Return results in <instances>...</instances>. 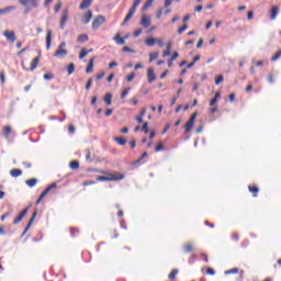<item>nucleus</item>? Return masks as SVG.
Returning <instances> with one entry per match:
<instances>
[{"instance_id": "774afa93", "label": "nucleus", "mask_w": 281, "mask_h": 281, "mask_svg": "<svg viewBox=\"0 0 281 281\" xmlns=\"http://www.w3.org/2000/svg\"><path fill=\"white\" fill-rule=\"evenodd\" d=\"M239 236H238V234L237 233H233V235H232V239L233 240H239Z\"/></svg>"}, {"instance_id": "5fc2aeb1", "label": "nucleus", "mask_w": 281, "mask_h": 281, "mask_svg": "<svg viewBox=\"0 0 281 281\" xmlns=\"http://www.w3.org/2000/svg\"><path fill=\"white\" fill-rule=\"evenodd\" d=\"M206 273H207L209 276H215V274H216V271H215L214 269H212V268H207Z\"/></svg>"}, {"instance_id": "69168bd1", "label": "nucleus", "mask_w": 281, "mask_h": 281, "mask_svg": "<svg viewBox=\"0 0 281 281\" xmlns=\"http://www.w3.org/2000/svg\"><path fill=\"white\" fill-rule=\"evenodd\" d=\"M131 148H135L137 146V142L135 139L130 140Z\"/></svg>"}, {"instance_id": "a878e982", "label": "nucleus", "mask_w": 281, "mask_h": 281, "mask_svg": "<svg viewBox=\"0 0 281 281\" xmlns=\"http://www.w3.org/2000/svg\"><path fill=\"white\" fill-rule=\"evenodd\" d=\"M113 99V94H111V93H106L105 95H104V98H103V102H105V104L108 105V106H111V100Z\"/></svg>"}, {"instance_id": "4d7b16f0", "label": "nucleus", "mask_w": 281, "mask_h": 281, "mask_svg": "<svg viewBox=\"0 0 281 281\" xmlns=\"http://www.w3.org/2000/svg\"><path fill=\"white\" fill-rule=\"evenodd\" d=\"M104 76H105V74H104V71H102L95 76V80H102V78H104Z\"/></svg>"}, {"instance_id": "9d476101", "label": "nucleus", "mask_w": 281, "mask_h": 281, "mask_svg": "<svg viewBox=\"0 0 281 281\" xmlns=\"http://www.w3.org/2000/svg\"><path fill=\"white\" fill-rule=\"evenodd\" d=\"M135 12H137V10H135V9H133L131 7V9L128 10L126 16L124 18V21H123L122 25H126V23H128V21L133 19Z\"/></svg>"}, {"instance_id": "e2e57ef3", "label": "nucleus", "mask_w": 281, "mask_h": 281, "mask_svg": "<svg viewBox=\"0 0 281 281\" xmlns=\"http://www.w3.org/2000/svg\"><path fill=\"white\" fill-rule=\"evenodd\" d=\"M113 78H115V75L111 72L106 78L108 82H113Z\"/></svg>"}, {"instance_id": "ea45409f", "label": "nucleus", "mask_w": 281, "mask_h": 281, "mask_svg": "<svg viewBox=\"0 0 281 281\" xmlns=\"http://www.w3.org/2000/svg\"><path fill=\"white\" fill-rule=\"evenodd\" d=\"M154 0H147L145 4L143 5V10H148L153 5Z\"/></svg>"}, {"instance_id": "473e14b6", "label": "nucleus", "mask_w": 281, "mask_h": 281, "mask_svg": "<svg viewBox=\"0 0 281 281\" xmlns=\"http://www.w3.org/2000/svg\"><path fill=\"white\" fill-rule=\"evenodd\" d=\"M67 71H68V76H71V74H74V71H76V65L74 63L69 64Z\"/></svg>"}, {"instance_id": "13d9d810", "label": "nucleus", "mask_w": 281, "mask_h": 281, "mask_svg": "<svg viewBox=\"0 0 281 281\" xmlns=\"http://www.w3.org/2000/svg\"><path fill=\"white\" fill-rule=\"evenodd\" d=\"M177 58H179V53L178 52H173V54H172V56H171V58H170V60H177Z\"/></svg>"}, {"instance_id": "0e129e2a", "label": "nucleus", "mask_w": 281, "mask_h": 281, "mask_svg": "<svg viewBox=\"0 0 281 281\" xmlns=\"http://www.w3.org/2000/svg\"><path fill=\"white\" fill-rule=\"evenodd\" d=\"M68 133H70V134L76 133V127H75L74 125H70V126L68 127Z\"/></svg>"}, {"instance_id": "a211bd4d", "label": "nucleus", "mask_w": 281, "mask_h": 281, "mask_svg": "<svg viewBox=\"0 0 281 281\" xmlns=\"http://www.w3.org/2000/svg\"><path fill=\"white\" fill-rule=\"evenodd\" d=\"M113 41H115V43L117 45H126V41L120 36V33H117L114 37Z\"/></svg>"}, {"instance_id": "0eeeda50", "label": "nucleus", "mask_w": 281, "mask_h": 281, "mask_svg": "<svg viewBox=\"0 0 281 281\" xmlns=\"http://www.w3.org/2000/svg\"><path fill=\"white\" fill-rule=\"evenodd\" d=\"M29 210H30L29 207L24 209V210L18 215V217L13 220V225H19V223L22 222L23 218H25V216H27V211H29Z\"/></svg>"}, {"instance_id": "1a4fd4ad", "label": "nucleus", "mask_w": 281, "mask_h": 281, "mask_svg": "<svg viewBox=\"0 0 281 281\" xmlns=\"http://www.w3.org/2000/svg\"><path fill=\"white\" fill-rule=\"evenodd\" d=\"M91 19H93V12L89 10L83 15V19H82L83 25H89V23L91 22Z\"/></svg>"}, {"instance_id": "4be33fe9", "label": "nucleus", "mask_w": 281, "mask_h": 281, "mask_svg": "<svg viewBox=\"0 0 281 281\" xmlns=\"http://www.w3.org/2000/svg\"><path fill=\"white\" fill-rule=\"evenodd\" d=\"M93 60H95V58H91L88 63V66L86 68V74H91V71H93Z\"/></svg>"}, {"instance_id": "a19ab883", "label": "nucleus", "mask_w": 281, "mask_h": 281, "mask_svg": "<svg viewBox=\"0 0 281 281\" xmlns=\"http://www.w3.org/2000/svg\"><path fill=\"white\" fill-rule=\"evenodd\" d=\"M232 273H238V268H233L225 271V276H232Z\"/></svg>"}, {"instance_id": "09e8293b", "label": "nucleus", "mask_w": 281, "mask_h": 281, "mask_svg": "<svg viewBox=\"0 0 281 281\" xmlns=\"http://www.w3.org/2000/svg\"><path fill=\"white\" fill-rule=\"evenodd\" d=\"M188 30V24H183L180 29H178V34H183Z\"/></svg>"}, {"instance_id": "2eb2a0df", "label": "nucleus", "mask_w": 281, "mask_h": 281, "mask_svg": "<svg viewBox=\"0 0 281 281\" xmlns=\"http://www.w3.org/2000/svg\"><path fill=\"white\" fill-rule=\"evenodd\" d=\"M46 49H52V30L46 33Z\"/></svg>"}, {"instance_id": "7ed1b4c3", "label": "nucleus", "mask_w": 281, "mask_h": 281, "mask_svg": "<svg viewBox=\"0 0 281 281\" xmlns=\"http://www.w3.org/2000/svg\"><path fill=\"white\" fill-rule=\"evenodd\" d=\"M23 8H38V0H18Z\"/></svg>"}, {"instance_id": "39448f33", "label": "nucleus", "mask_w": 281, "mask_h": 281, "mask_svg": "<svg viewBox=\"0 0 281 281\" xmlns=\"http://www.w3.org/2000/svg\"><path fill=\"white\" fill-rule=\"evenodd\" d=\"M36 216H38V211L35 210L31 216V218L29 220V223L26 225V227L24 228L22 236H25V234H27V232L30 231V228L32 227V223H34Z\"/></svg>"}, {"instance_id": "3c124183", "label": "nucleus", "mask_w": 281, "mask_h": 281, "mask_svg": "<svg viewBox=\"0 0 281 281\" xmlns=\"http://www.w3.org/2000/svg\"><path fill=\"white\" fill-rule=\"evenodd\" d=\"M223 82V75H220L215 78V85H221Z\"/></svg>"}, {"instance_id": "aec40b11", "label": "nucleus", "mask_w": 281, "mask_h": 281, "mask_svg": "<svg viewBox=\"0 0 281 281\" xmlns=\"http://www.w3.org/2000/svg\"><path fill=\"white\" fill-rule=\"evenodd\" d=\"M182 91L183 90L181 88L177 90L176 95L171 99V106L177 104V100H179V95H181Z\"/></svg>"}, {"instance_id": "c03bdc74", "label": "nucleus", "mask_w": 281, "mask_h": 281, "mask_svg": "<svg viewBox=\"0 0 281 281\" xmlns=\"http://www.w3.org/2000/svg\"><path fill=\"white\" fill-rule=\"evenodd\" d=\"M142 131H143V133H145V135H148V122H145L143 124Z\"/></svg>"}, {"instance_id": "f8f14e48", "label": "nucleus", "mask_w": 281, "mask_h": 281, "mask_svg": "<svg viewBox=\"0 0 281 281\" xmlns=\"http://www.w3.org/2000/svg\"><path fill=\"white\" fill-rule=\"evenodd\" d=\"M56 188H58V184H56V182L52 183L50 186H48L41 194L42 196H46L49 194V192H52V190H56Z\"/></svg>"}, {"instance_id": "7c9ffc66", "label": "nucleus", "mask_w": 281, "mask_h": 281, "mask_svg": "<svg viewBox=\"0 0 281 281\" xmlns=\"http://www.w3.org/2000/svg\"><path fill=\"white\" fill-rule=\"evenodd\" d=\"M69 168H71V170H78V168H80V162H78V160H74L69 164Z\"/></svg>"}, {"instance_id": "dca6fc26", "label": "nucleus", "mask_w": 281, "mask_h": 281, "mask_svg": "<svg viewBox=\"0 0 281 281\" xmlns=\"http://www.w3.org/2000/svg\"><path fill=\"white\" fill-rule=\"evenodd\" d=\"M150 24V18H148L147 15H143L140 19V25L144 27H148Z\"/></svg>"}, {"instance_id": "37998d69", "label": "nucleus", "mask_w": 281, "mask_h": 281, "mask_svg": "<svg viewBox=\"0 0 281 281\" xmlns=\"http://www.w3.org/2000/svg\"><path fill=\"white\" fill-rule=\"evenodd\" d=\"M123 52L128 53V54H135V50L133 48L128 47V46H124Z\"/></svg>"}, {"instance_id": "20e7f679", "label": "nucleus", "mask_w": 281, "mask_h": 281, "mask_svg": "<svg viewBox=\"0 0 281 281\" xmlns=\"http://www.w3.org/2000/svg\"><path fill=\"white\" fill-rule=\"evenodd\" d=\"M106 19L104 15H98L93 21H92V30H98L101 25L105 23Z\"/></svg>"}, {"instance_id": "423d86ee", "label": "nucleus", "mask_w": 281, "mask_h": 281, "mask_svg": "<svg viewBox=\"0 0 281 281\" xmlns=\"http://www.w3.org/2000/svg\"><path fill=\"white\" fill-rule=\"evenodd\" d=\"M3 36L9 43H14L16 41V34L14 33V31H4Z\"/></svg>"}, {"instance_id": "603ef678", "label": "nucleus", "mask_w": 281, "mask_h": 281, "mask_svg": "<svg viewBox=\"0 0 281 281\" xmlns=\"http://www.w3.org/2000/svg\"><path fill=\"white\" fill-rule=\"evenodd\" d=\"M54 74H45L44 75V80H53Z\"/></svg>"}, {"instance_id": "338daca9", "label": "nucleus", "mask_w": 281, "mask_h": 281, "mask_svg": "<svg viewBox=\"0 0 281 281\" xmlns=\"http://www.w3.org/2000/svg\"><path fill=\"white\" fill-rule=\"evenodd\" d=\"M228 100H229V102H234V100H236V94L231 93V94L228 95Z\"/></svg>"}, {"instance_id": "864d4df0", "label": "nucleus", "mask_w": 281, "mask_h": 281, "mask_svg": "<svg viewBox=\"0 0 281 281\" xmlns=\"http://www.w3.org/2000/svg\"><path fill=\"white\" fill-rule=\"evenodd\" d=\"M63 8V3L61 2H58L56 5H55V12L58 13L60 12V9Z\"/></svg>"}, {"instance_id": "e433bc0d", "label": "nucleus", "mask_w": 281, "mask_h": 281, "mask_svg": "<svg viewBox=\"0 0 281 281\" xmlns=\"http://www.w3.org/2000/svg\"><path fill=\"white\" fill-rule=\"evenodd\" d=\"M158 57H159V53H150L149 54V63H153Z\"/></svg>"}, {"instance_id": "2f4dec72", "label": "nucleus", "mask_w": 281, "mask_h": 281, "mask_svg": "<svg viewBox=\"0 0 281 281\" xmlns=\"http://www.w3.org/2000/svg\"><path fill=\"white\" fill-rule=\"evenodd\" d=\"M114 142H116L119 144V146L126 145V140L124 139V137H114Z\"/></svg>"}, {"instance_id": "c756f323", "label": "nucleus", "mask_w": 281, "mask_h": 281, "mask_svg": "<svg viewBox=\"0 0 281 281\" xmlns=\"http://www.w3.org/2000/svg\"><path fill=\"white\" fill-rule=\"evenodd\" d=\"M77 41H78V43H87V41H89V35L81 34L78 36Z\"/></svg>"}, {"instance_id": "b1692460", "label": "nucleus", "mask_w": 281, "mask_h": 281, "mask_svg": "<svg viewBox=\"0 0 281 281\" xmlns=\"http://www.w3.org/2000/svg\"><path fill=\"white\" fill-rule=\"evenodd\" d=\"M155 43H157V38H155V37H148L145 40V44L148 47H153L155 45Z\"/></svg>"}, {"instance_id": "f03ea898", "label": "nucleus", "mask_w": 281, "mask_h": 281, "mask_svg": "<svg viewBox=\"0 0 281 281\" xmlns=\"http://www.w3.org/2000/svg\"><path fill=\"white\" fill-rule=\"evenodd\" d=\"M196 115H199V113L194 112L189 121L184 124V133H190V131H192V128H194V122H196Z\"/></svg>"}, {"instance_id": "9b49d317", "label": "nucleus", "mask_w": 281, "mask_h": 281, "mask_svg": "<svg viewBox=\"0 0 281 281\" xmlns=\"http://www.w3.org/2000/svg\"><path fill=\"white\" fill-rule=\"evenodd\" d=\"M147 79L149 83L157 80V76L155 75V70L153 68L147 69Z\"/></svg>"}, {"instance_id": "052dcab7", "label": "nucleus", "mask_w": 281, "mask_h": 281, "mask_svg": "<svg viewBox=\"0 0 281 281\" xmlns=\"http://www.w3.org/2000/svg\"><path fill=\"white\" fill-rule=\"evenodd\" d=\"M161 14H164V9H160L156 12V19H161Z\"/></svg>"}, {"instance_id": "6e6552de", "label": "nucleus", "mask_w": 281, "mask_h": 281, "mask_svg": "<svg viewBox=\"0 0 281 281\" xmlns=\"http://www.w3.org/2000/svg\"><path fill=\"white\" fill-rule=\"evenodd\" d=\"M69 52L65 48H57L56 52L54 53L55 58H65Z\"/></svg>"}, {"instance_id": "8fccbe9b", "label": "nucleus", "mask_w": 281, "mask_h": 281, "mask_svg": "<svg viewBox=\"0 0 281 281\" xmlns=\"http://www.w3.org/2000/svg\"><path fill=\"white\" fill-rule=\"evenodd\" d=\"M139 3H142V0H134L132 9L137 10V8L139 7Z\"/></svg>"}, {"instance_id": "393cba45", "label": "nucleus", "mask_w": 281, "mask_h": 281, "mask_svg": "<svg viewBox=\"0 0 281 281\" xmlns=\"http://www.w3.org/2000/svg\"><path fill=\"white\" fill-rule=\"evenodd\" d=\"M276 16H278V7H272L270 10V19L274 21Z\"/></svg>"}, {"instance_id": "bf43d9fd", "label": "nucleus", "mask_w": 281, "mask_h": 281, "mask_svg": "<svg viewBox=\"0 0 281 281\" xmlns=\"http://www.w3.org/2000/svg\"><path fill=\"white\" fill-rule=\"evenodd\" d=\"M138 36H142V29H138L134 32V37L137 38Z\"/></svg>"}, {"instance_id": "49530a36", "label": "nucleus", "mask_w": 281, "mask_h": 281, "mask_svg": "<svg viewBox=\"0 0 281 281\" xmlns=\"http://www.w3.org/2000/svg\"><path fill=\"white\" fill-rule=\"evenodd\" d=\"M127 82H133V80H135V72H131L127 77H126Z\"/></svg>"}, {"instance_id": "f704fd0d", "label": "nucleus", "mask_w": 281, "mask_h": 281, "mask_svg": "<svg viewBox=\"0 0 281 281\" xmlns=\"http://www.w3.org/2000/svg\"><path fill=\"white\" fill-rule=\"evenodd\" d=\"M248 190H249V192H252V193H254L252 196H257V194H258V192H259L258 187H251V186H249V187H248Z\"/></svg>"}, {"instance_id": "ddd939ff", "label": "nucleus", "mask_w": 281, "mask_h": 281, "mask_svg": "<svg viewBox=\"0 0 281 281\" xmlns=\"http://www.w3.org/2000/svg\"><path fill=\"white\" fill-rule=\"evenodd\" d=\"M12 10H16L15 5H9L5 7L3 9H0V16H3L4 14H10V12H12Z\"/></svg>"}, {"instance_id": "bb28decb", "label": "nucleus", "mask_w": 281, "mask_h": 281, "mask_svg": "<svg viewBox=\"0 0 281 281\" xmlns=\"http://www.w3.org/2000/svg\"><path fill=\"white\" fill-rule=\"evenodd\" d=\"M218 98H221V92H216L214 98L210 101V106H214L218 102Z\"/></svg>"}, {"instance_id": "412c9836", "label": "nucleus", "mask_w": 281, "mask_h": 281, "mask_svg": "<svg viewBox=\"0 0 281 281\" xmlns=\"http://www.w3.org/2000/svg\"><path fill=\"white\" fill-rule=\"evenodd\" d=\"M198 60H201V55L193 57V60L187 65V69H192V67L196 65Z\"/></svg>"}, {"instance_id": "f3484780", "label": "nucleus", "mask_w": 281, "mask_h": 281, "mask_svg": "<svg viewBox=\"0 0 281 281\" xmlns=\"http://www.w3.org/2000/svg\"><path fill=\"white\" fill-rule=\"evenodd\" d=\"M11 134H12V127L10 125L4 126L2 130L3 137L8 139V137H10Z\"/></svg>"}, {"instance_id": "c9c22d12", "label": "nucleus", "mask_w": 281, "mask_h": 281, "mask_svg": "<svg viewBox=\"0 0 281 281\" xmlns=\"http://www.w3.org/2000/svg\"><path fill=\"white\" fill-rule=\"evenodd\" d=\"M89 55V52H87V48H82L79 54V59L82 60L86 56Z\"/></svg>"}, {"instance_id": "6e6d98bb", "label": "nucleus", "mask_w": 281, "mask_h": 281, "mask_svg": "<svg viewBox=\"0 0 281 281\" xmlns=\"http://www.w3.org/2000/svg\"><path fill=\"white\" fill-rule=\"evenodd\" d=\"M70 234H71L72 238H76V234H79V231L76 228H70Z\"/></svg>"}, {"instance_id": "cd10ccee", "label": "nucleus", "mask_w": 281, "mask_h": 281, "mask_svg": "<svg viewBox=\"0 0 281 281\" xmlns=\"http://www.w3.org/2000/svg\"><path fill=\"white\" fill-rule=\"evenodd\" d=\"M10 175H11V177H21V175H23V170H21V169H12L10 171Z\"/></svg>"}, {"instance_id": "6ab92c4d", "label": "nucleus", "mask_w": 281, "mask_h": 281, "mask_svg": "<svg viewBox=\"0 0 281 281\" xmlns=\"http://www.w3.org/2000/svg\"><path fill=\"white\" fill-rule=\"evenodd\" d=\"M60 21H61L63 23H67V21H69V9H65V10L63 11Z\"/></svg>"}, {"instance_id": "f257e3e1", "label": "nucleus", "mask_w": 281, "mask_h": 281, "mask_svg": "<svg viewBox=\"0 0 281 281\" xmlns=\"http://www.w3.org/2000/svg\"><path fill=\"white\" fill-rule=\"evenodd\" d=\"M124 177L122 173H108V176H98L97 181H122Z\"/></svg>"}, {"instance_id": "5701e85b", "label": "nucleus", "mask_w": 281, "mask_h": 281, "mask_svg": "<svg viewBox=\"0 0 281 281\" xmlns=\"http://www.w3.org/2000/svg\"><path fill=\"white\" fill-rule=\"evenodd\" d=\"M38 60H40V57L33 58V60L31 63L30 71H34V69H36V67H38Z\"/></svg>"}, {"instance_id": "58836bf2", "label": "nucleus", "mask_w": 281, "mask_h": 281, "mask_svg": "<svg viewBox=\"0 0 281 281\" xmlns=\"http://www.w3.org/2000/svg\"><path fill=\"white\" fill-rule=\"evenodd\" d=\"M280 56H281V49H280L279 52H277V53L272 56L271 60H272L273 63H276V60H279V59H280Z\"/></svg>"}, {"instance_id": "72a5a7b5", "label": "nucleus", "mask_w": 281, "mask_h": 281, "mask_svg": "<svg viewBox=\"0 0 281 281\" xmlns=\"http://www.w3.org/2000/svg\"><path fill=\"white\" fill-rule=\"evenodd\" d=\"M184 254H190V251H192V244H186L183 247H182Z\"/></svg>"}, {"instance_id": "de8ad7c7", "label": "nucleus", "mask_w": 281, "mask_h": 281, "mask_svg": "<svg viewBox=\"0 0 281 281\" xmlns=\"http://www.w3.org/2000/svg\"><path fill=\"white\" fill-rule=\"evenodd\" d=\"M93 83V78H89L88 79V82L86 83V89H87V91H89V89H91V85Z\"/></svg>"}, {"instance_id": "680f3d73", "label": "nucleus", "mask_w": 281, "mask_h": 281, "mask_svg": "<svg viewBox=\"0 0 281 281\" xmlns=\"http://www.w3.org/2000/svg\"><path fill=\"white\" fill-rule=\"evenodd\" d=\"M161 150H164V145L162 144H158L156 146V153H161Z\"/></svg>"}, {"instance_id": "4468645a", "label": "nucleus", "mask_w": 281, "mask_h": 281, "mask_svg": "<svg viewBox=\"0 0 281 281\" xmlns=\"http://www.w3.org/2000/svg\"><path fill=\"white\" fill-rule=\"evenodd\" d=\"M91 3H93V0H82L79 10H87V8L91 7Z\"/></svg>"}, {"instance_id": "a18cd8bd", "label": "nucleus", "mask_w": 281, "mask_h": 281, "mask_svg": "<svg viewBox=\"0 0 281 281\" xmlns=\"http://www.w3.org/2000/svg\"><path fill=\"white\" fill-rule=\"evenodd\" d=\"M128 91H131V88H125L122 93H121V98L124 99L126 98V95H128Z\"/></svg>"}, {"instance_id": "4c0bfd02", "label": "nucleus", "mask_w": 281, "mask_h": 281, "mask_svg": "<svg viewBox=\"0 0 281 281\" xmlns=\"http://www.w3.org/2000/svg\"><path fill=\"white\" fill-rule=\"evenodd\" d=\"M177 273H179V270H172L171 273L168 276L169 280H175V278H177Z\"/></svg>"}, {"instance_id": "79ce46f5", "label": "nucleus", "mask_w": 281, "mask_h": 281, "mask_svg": "<svg viewBox=\"0 0 281 281\" xmlns=\"http://www.w3.org/2000/svg\"><path fill=\"white\" fill-rule=\"evenodd\" d=\"M12 209L10 211H8L7 213H4L1 217H0V221H5V218H8V216H11L12 214Z\"/></svg>"}, {"instance_id": "c85d7f7f", "label": "nucleus", "mask_w": 281, "mask_h": 281, "mask_svg": "<svg viewBox=\"0 0 281 281\" xmlns=\"http://www.w3.org/2000/svg\"><path fill=\"white\" fill-rule=\"evenodd\" d=\"M36 183H38V180L36 178L26 180V186H29V188H34V186H36Z\"/></svg>"}]
</instances>
